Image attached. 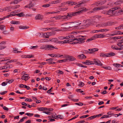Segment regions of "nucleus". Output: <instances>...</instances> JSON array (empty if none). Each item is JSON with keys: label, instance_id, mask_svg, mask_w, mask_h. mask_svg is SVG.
Returning a JSON list of instances; mask_svg holds the SVG:
<instances>
[{"label": "nucleus", "instance_id": "f257e3e1", "mask_svg": "<svg viewBox=\"0 0 123 123\" xmlns=\"http://www.w3.org/2000/svg\"><path fill=\"white\" fill-rule=\"evenodd\" d=\"M120 9L121 8L119 6H117L111 8L106 12V14L110 15L111 16H116V10Z\"/></svg>", "mask_w": 123, "mask_h": 123}, {"label": "nucleus", "instance_id": "f03ea898", "mask_svg": "<svg viewBox=\"0 0 123 123\" xmlns=\"http://www.w3.org/2000/svg\"><path fill=\"white\" fill-rule=\"evenodd\" d=\"M52 48L57 49V48H55L53 45L50 44H47L42 46L40 49H43L45 50H50Z\"/></svg>", "mask_w": 123, "mask_h": 123}, {"label": "nucleus", "instance_id": "7ed1b4c3", "mask_svg": "<svg viewBox=\"0 0 123 123\" xmlns=\"http://www.w3.org/2000/svg\"><path fill=\"white\" fill-rule=\"evenodd\" d=\"M112 23L110 22H107L105 23H102L97 25L96 26L97 27H104L107 26H111L112 24Z\"/></svg>", "mask_w": 123, "mask_h": 123}, {"label": "nucleus", "instance_id": "20e7f679", "mask_svg": "<svg viewBox=\"0 0 123 123\" xmlns=\"http://www.w3.org/2000/svg\"><path fill=\"white\" fill-rule=\"evenodd\" d=\"M81 11H78L74 12H71L68 13V16L69 18H71L72 16H74L79 15Z\"/></svg>", "mask_w": 123, "mask_h": 123}, {"label": "nucleus", "instance_id": "39448f33", "mask_svg": "<svg viewBox=\"0 0 123 123\" xmlns=\"http://www.w3.org/2000/svg\"><path fill=\"white\" fill-rule=\"evenodd\" d=\"M61 25H64L63 28L64 29H68L72 28L71 22L64 23Z\"/></svg>", "mask_w": 123, "mask_h": 123}, {"label": "nucleus", "instance_id": "423d86ee", "mask_svg": "<svg viewBox=\"0 0 123 123\" xmlns=\"http://www.w3.org/2000/svg\"><path fill=\"white\" fill-rule=\"evenodd\" d=\"M85 39L81 38H79L78 39L77 38V40H76L77 41L73 42L71 43V44H75L78 43L80 44L83 43L84 42V40Z\"/></svg>", "mask_w": 123, "mask_h": 123}, {"label": "nucleus", "instance_id": "0eeeda50", "mask_svg": "<svg viewBox=\"0 0 123 123\" xmlns=\"http://www.w3.org/2000/svg\"><path fill=\"white\" fill-rule=\"evenodd\" d=\"M93 62L94 64L98 66H102L103 64L101 63L100 61L97 59H94Z\"/></svg>", "mask_w": 123, "mask_h": 123}, {"label": "nucleus", "instance_id": "6e6552de", "mask_svg": "<svg viewBox=\"0 0 123 123\" xmlns=\"http://www.w3.org/2000/svg\"><path fill=\"white\" fill-rule=\"evenodd\" d=\"M92 23L91 22H89L88 23H87L83 25H81L80 26V28L81 29H84L88 27L89 25H92Z\"/></svg>", "mask_w": 123, "mask_h": 123}, {"label": "nucleus", "instance_id": "1a4fd4ad", "mask_svg": "<svg viewBox=\"0 0 123 123\" xmlns=\"http://www.w3.org/2000/svg\"><path fill=\"white\" fill-rule=\"evenodd\" d=\"M72 27L78 26L80 25L81 23L78 22H71Z\"/></svg>", "mask_w": 123, "mask_h": 123}, {"label": "nucleus", "instance_id": "9d476101", "mask_svg": "<svg viewBox=\"0 0 123 123\" xmlns=\"http://www.w3.org/2000/svg\"><path fill=\"white\" fill-rule=\"evenodd\" d=\"M106 2V1H100L96 3V5L97 6H99L104 4Z\"/></svg>", "mask_w": 123, "mask_h": 123}, {"label": "nucleus", "instance_id": "9b49d317", "mask_svg": "<svg viewBox=\"0 0 123 123\" xmlns=\"http://www.w3.org/2000/svg\"><path fill=\"white\" fill-rule=\"evenodd\" d=\"M67 59H68L69 61H72L75 60V58L74 57L72 56L68 55L66 57Z\"/></svg>", "mask_w": 123, "mask_h": 123}, {"label": "nucleus", "instance_id": "f8f14e48", "mask_svg": "<svg viewBox=\"0 0 123 123\" xmlns=\"http://www.w3.org/2000/svg\"><path fill=\"white\" fill-rule=\"evenodd\" d=\"M43 18L42 16L40 14L37 15L35 17L36 20H41Z\"/></svg>", "mask_w": 123, "mask_h": 123}, {"label": "nucleus", "instance_id": "ddd939ff", "mask_svg": "<svg viewBox=\"0 0 123 123\" xmlns=\"http://www.w3.org/2000/svg\"><path fill=\"white\" fill-rule=\"evenodd\" d=\"M30 3L27 5L25 6V7L26 8H31V7H33L34 6V5L33 4H32V1H30Z\"/></svg>", "mask_w": 123, "mask_h": 123}, {"label": "nucleus", "instance_id": "4468645a", "mask_svg": "<svg viewBox=\"0 0 123 123\" xmlns=\"http://www.w3.org/2000/svg\"><path fill=\"white\" fill-rule=\"evenodd\" d=\"M30 78V77L28 76H24V75L22 76L21 79L22 80H25L26 81L27 80Z\"/></svg>", "mask_w": 123, "mask_h": 123}, {"label": "nucleus", "instance_id": "2eb2a0df", "mask_svg": "<svg viewBox=\"0 0 123 123\" xmlns=\"http://www.w3.org/2000/svg\"><path fill=\"white\" fill-rule=\"evenodd\" d=\"M29 28V27L28 26H26L20 25L19 26V28L20 29H28Z\"/></svg>", "mask_w": 123, "mask_h": 123}, {"label": "nucleus", "instance_id": "dca6fc26", "mask_svg": "<svg viewBox=\"0 0 123 123\" xmlns=\"http://www.w3.org/2000/svg\"><path fill=\"white\" fill-rule=\"evenodd\" d=\"M116 16L120 15L121 14V12H123L122 9H120L119 11H116Z\"/></svg>", "mask_w": 123, "mask_h": 123}, {"label": "nucleus", "instance_id": "f3484780", "mask_svg": "<svg viewBox=\"0 0 123 123\" xmlns=\"http://www.w3.org/2000/svg\"><path fill=\"white\" fill-rule=\"evenodd\" d=\"M122 2L123 1L122 0H119L115 2V3L114 4L115 5H118V6H120V4L122 3Z\"/></svg>", "mask_w": 123, "mask_h": 123}, {"label": "nucleus", "instance_id": "a211bd4d", "mask_svg": "<svg viewBox=\"0 0 123 123\" xmlns=\"http://www.w3.org/2000/svg\"><path fill=\"white\" fill-rule=\"evenodd\" d=\"M96 35L97 38H103L105 37V35L103 34H100Z\"/></svg>", "mask_w": 123, "mask_h": 123}, {"label": "nucleus", "instance_id": "6ab92c4d", "mask_svg": "<svg viewBox=\"0 0 123 123\" xmlns=\"http://www.w3.org/2000/svg\"><path fill=\"white\" fill-rule=\"evenodd\" d=\"M78 57L80 59H82L85 58H86V57L83 54H82L81 55H78Z\"/></svg>", "mask_w": 123, "mask_h": 123}, {"label": "nucleus", "instance_id": "aec40b11", "mask_svg": "<svg viewBox=\"0 0 123 123\" xmlns=\"http://www.w3.org/2000/svg\"><path fill=\"white\" fill-rule=\"evenodd\" d=\"M11 23L12 24L17 25L19 24L20 23L19 21L12 20L11 22Z\"/></svg>", "mask_w": 123, "mask_h": 123}, {"label": "nucleus", "instance_id": "412c9836", "mask_svg": "<svg viewBox=\"0 0 123 123\" xmlns=\"http://www.w3.org/2000/svg\"><path fill=\"white\" fill-rule=\"evenodd\" d=\"M15 16H17L19 17H22L25 16L23 12H21L20 13H18L15 14H14Z\"/></svg>", "mask_w": 123, "mask_h": 123}, {"label": "nucleus", "instance_id": "4be33fe9", "mask_svg": "<svg viewBox=\"0 0 123 123\" xmlns=\"http://www.w3.org/2000/svg\"><path fill=\"white\" fill-rule=\"evenodd\" d=\"M88 50L90 51V52H92L93 53V52H95L98 51V49L97 48H93L92 49H89Z\"/></svg>", "mask_w": 123, "mask_h": 123}, {"label": "nucleus", "instance_id": "5701e85b", "mask_svg": "<svg viewBox=\"0 0 123 123\" xmlns=\"http://www.w3.org/2000/svg\"><path fill=\"white\" fill-rule=\"evenodd\" d=\"M108 56L107 53L104 54L103 53H101L100 54V56L101 57H108Z\"/></svg>", "mask_w": 123, "mask_h": 123}, {"label": "nucleus", "instance_id": "b1692460", "mask_svg": "<svg viewBox=\"0 0 123 123\" xmlns=\"http://www.w3.org/2000/svg\"><path fill=\"white\" fill-rule=\"evenodd\" d=\"M84 2H85L84 1H82L81 3H80L77 5H76L74 8H76L80 7L81 4H84Z\"/></svg>", "mask_w": 123, "mask_h": 123}, {"label": "nucleus", "instance_id": "393cba45", "mask_svg": "<svg viewBox=\"0 0 123 123\" xmlns=\"http://www.w3.org/2000/svg\"><path fill=\"white\" fill-rule=\"evenodd\" d=\"M49 40H50V41L55 42L56 43V42L58 41V39L55 38H54L52 39H49Z\"/></svg>", "mask_w": 123, "mask_h": 123}, {"label": "nucleus", "instance_id": "a878e982", "mask_svg": "<svg viewBox=\"0 0 123 123\" xmlns=\"http://www.w3.org/2000/svg\"><path fill=\"white\" fill-rule=\"evenodd\" d=\"M108 55V57L112 56H114L115 55V54L113 52H111L109 53H107Z\"/></svg>", "mask_w": 123, "mask_h": 123}, {"label": "nucleus", "instance_id": "bb28decb", "mask_svg": "<svg viewBox=\"0 0 123 123\" xmlns=\"http://www.w3.org/2000/svg\"><path fill=\"white\" fill-rule=\"evenodd\" d=\"M13 49V52L15 53H18L22 52L21 51H18V49H17L16 48H14Z\"/></svg>", "mask_w": 123, "mask_h": 123}, {"label": "nucleus", "instance_id": "cd10ccee", "mask_svg": "<svg viewBox=\"0 0 123 123\" xmlns=\"http://www.w3.org/2000/svg\"><path fill=\"white\" fill-rule=\"evenodd\" d=\"M20 6L19 5H17L14 6H12L11 7V8L13 9H16L18 8Z\"/></svg>", "mask_w": 123, "mask_h": 123}, {"label": "nucleus", "instance_id": "c85d7f7f", "mask_svg": "<svg viewBox=\"0 0 123 123\" xmlns=\"http://www.w3.org/2000/svg\"><path fill=\"white\" fill-rule=\"evenodd\" d=\"M86 62H88L89 63L88 64L89 65H90L92 64H94V63L93 62V60L92 61H90L89 60H86Z\"/></svg>", "mask_w": 123, "mask_h": 123}, {"label": "nucleus", "instance_id": "c756f323", "mask_svg": "<svg viewBox=\"0 0 123 123\" xmlns=\"http://www.w3.org/2000/svg\"><path fill=\"white\" fill-rule=\"evenodd\" d=\"M96 117V116H95V115L92 116L91 117H89L87 118V119H88V120H90L92 119H94Z\"/></svg>", "mask_w": 123, "mask_h": 123}, {"label": "nucleus", "instance_id": "7c9ffc66", "mask_svg": "<svg viewBox=\"0 0 123 123\" xmlns=\"http://www.w3.org/2000/svg\"><path fill=\"white\" fill-rule=\"evenodd\" d=\"M102 68L106 69H108L109 70H111V68L110 66L108 67H104L103 66Z\"/></svg>", "mask_w": 123, "mask_h": 123}, {"label": "nucleus", "instance_id": "2f4dec72", "mask_svg": "<svg viewBox=\"0 0 123 123\" xmlns=\"http://www.w3.org/2000/svg\"><path fill=\"white\" fill-rule=\"evenodd\" d=\"M68 59H66L63 60H58V62L59 63H62V62H65L67 61Z\"/></svg>", "mask_w": 123, "mask_h": 123}, {"label": "nucleus", "instance_id": "473e14b6", "mask_svg": "<svg viewBox=\"0 0 123 123\" xmlns=\"http://www.w3.org/2000/svg\"><path fill=\"white\" fill-rule=\"evenodd\" d=\"M17 59H13V60H11L9 61H8L6 63V64L7 65H8V62H16L17 61Z\"/></svg>", "mask_w": 123, "mask_h": 123}, {"label": "nucleus", "instance_id": "72a5a7b5", "mask_svg": "<svg viewBox=\"0 0 123 123\" xmlns=\"http://www.w3.org/2000/svg\"><path fill=\"white\" fill-rule=\"evenodd\" d=\"M83 53L84 54H92L93 53L92 52H89L88 51L86 50H84L83 51Z\"/></svg>", "mask_w": 123, "mask_h": 123}, {"label": "nucleus", "instance_id": "f704fd0d", "mask_svg": "<svg viewBox=\"0 0 123 123\" xmlns=\"http://www.w3.org/2000/svg\"><path fill=\"white\" fill-rule=\"evenodd\" d=\"M54 33L53 32H49L47 33V35H48L47 36H49L51 35H52L54 34Z\"/></svg>", "mask_w": 123, "mask_h": 123}, {"label": "nucleus", "instance_id": "c9c22d12", "mask_svg": "<svg viewBox=\"0 0 123 123\" xmlns=\"http://www.w3.org/2000/svg\"><path fill=\"white\" fill-rule=\"evenodd\" d=\"M52 18H55L56 19H58L61 18H62V17L61 16H58L53 17Z\"/></svg>", "mask_w": 123, "mask_h": 123}, {"label": "nucleus", "instance_id": "e433bc0d", "mask_svg": "<svg viewBox=\"0 0 123 123\" xmlns=\"http://www.w3.org/2000/svg\"><path fill=\"white\" fill-rule=\"evenodd\" d=\"M111 48L112 49H113L117 50V46H115L114 45H112L111 46Z\"/></svg>", "mask_w": 123, "mask_h": 123}, {"label": "nucleus", "instance_id": "4c0bfd02", "mask_svg": "<svg viewBox=\"0 0 123 123\" xmlns=\"http://www.w3.org/2000/svg\"><path fill=\"white\" fill-rule=\"evenodd\" d=\"M102 9V8H101V7H96L94 8L93 9V10L95 11V10H101Z\"/></svg>", "mask_w": 123, "mask_h": 123}, {"label": "nucleus", "instance_id": "58836bf2", "mask_svg": "<svg viewBox=\"0 0 123 123\" xmlns=\"http://www.w3.org/2000/svg\"><path fill=\"white\" fill-rule=\"evenodd\" d=\"M56 72L57 73L60 74H63V72L60 70H58L56 71Z\"/></svg>", "mask_w": 123, "mask_h": 123}, {"label": "nucleus", "instance_id": "ea45409f", "mask_svg": "<svg viewBox=\"0 0 123 123\" xmlns=\"http://www.w3.org/2000/svg\"><path fill=\"white\" fill-rule=\"evenodd\" d=\"M25 115H27L28 116L31 117L33 116L34 114L32 113H26L25 114Z\"/></svg>", "mask_w": 123, "mask_h": 123}, {"label": "nucleus", "instance_id": "a19ab883", "mask_svg": "<svg viewBox=\"0 0 123 123\" xmlns=\"http://www.w3.org/2000/svg\"><path fill=\"white\" fill-rule=\"evenodd\" d=\"M38 46L37 45H36V46H31L30 47V48L31 49H37L38 47Z\"/></svg>", "mask_w": 123, "mask_h": 123}, {"label": "nucleus", "instance_id": "79ce46f5", "mask_svg": "<svg viewBox=\"0 0 123 123\" xmlns=\"http://www.w3.org/2000/svg\"><path fill=\"white\" fill-rule=\"evenodd\" d=\"M34 56L32 55H25V58H31L34 57Z\"/></svg>", "mask_w": 123, "mask_h": 123}, {"label": "nucleus", "instance_id": "37998d69", "mask_svg": "<svg viewBox=\"0 0 123 123\" xmlns=\"http://www.w3.org/2000/svg\"><path fill=\"white\" fill-rule=\"evenodd\" d=\"M89 115H85L82 116L80 117V118H85L89 117Z\"/></svg>", "mask_w": 123, "mask_h": 123}, {"label": "nucleus", "instance_id": "c03bdc74", "mask_svg": "<svg viewBox=\"0 0 123 123\" xmlns=\"http://www.w3.org/2000/svg\"><path fill=\"white\" fill-rule=\"evenodd\" d=\"M109 29H101L99 30V31H100V32H104V31H109Z\"/></svg>", "mask_w": 123, "mask_h": 123}, {"label": "nucleus", "instance_id": "a18cd8bd", "mask_svg": "<svg viewBox=\"0 0 123 123\" xmlns=\"http://www.w3.org/2000/svg\"><path fill=\"white\" fill-rule=\"evenodd\" d=\"M56 117L57 118H59L61 119H62L63 117V116H62L61 115H58Z\"/></svg>", "mask_w": 123, "mask_h": 123}, {"label": "nucleus", "instance_id": "49530a36", "mask_svg": "<svg viewBox=\"0 0 123 123\" xmlns=\"http://www.w3.org/2000/svg\"><path fill=\"white\" fill-rule=\"evenodd\" d=\"M50 5L49 4H44L42 6L43 7H48Z\"/></svg>", "mask_w": 123, "mask_h": 123}, {"label": "nucleus", "instance_id": "de8ad7c7", "mask_svg": "<svg viewBox=\"0 0 123 123\" xmlns=\"http://www.w3.org/2000/svg\"><path fill=\"white\" fill-rule=\"evenodd\" d=\"M75 104L79 106H82L83 105V104L79 102L78 103H75Z\"/></svg>", "mask_w": 123, "mask_h": 123}, {"label": "nucleus", "instance_id": "09e8293b", "mask_svg": "<svg viewBox=\"0 0 123 123\" xmlns=\"http://www.w3.org/2000/svg\"><path fill=\"white\" fill-rule=\"evenodd\" d=\"M84 85V83L82 82H80V84H79L78 86H81L82 87Z\"/></svg>", "mask_w": 123, "mask_h": 123}, {"label": "nucleus", "instance_id": "8fccbe9b", "mask_svg": "<svg viewBox=\"0 0 123 123\" xmlns=\"http://www.w3.org/2000/svg\"><path fill=\"white\" fill-rule=\"evenodd\" d=\"M72 3L71 1H67V4H68V6H72Z\"/></svg>", "mask_w": 123, "mask_h": 123}, {"label": "nucleus", "instance_id": "3c124183", "mask_svg": "<svg viewBox=\"0 0 123 123\" xmlns=\"http://www.w3.org/2000/svg\"><path fill=\"white\" fill-rule=\"evenodd\" d=\"M5 27V26L4 25H0V29L2 30H3L4 29V27Z\"/></svg>", "mask_w": 123, "mask_h": 123}, {"label": "nucleus", "instance_id": "603ef678", "mask_svg": "<svg viewBox=\"0 0 123 123\" xmlns=\"http://www.w3.org/2000/svg\"><path fill=\"white\" fill-rule=\"evenodd\" d=\"M113 66L117 68L119 67V64L117 63H114L113 64Z\"/></svg>", "mask_w": 123, "mask_h": 123}, {"label": "nucleus", "instance_id": "864d4df0", "mask_svg": "<svg viewBox=\"0 0 123 123\" xmlns=\"http://www.w3.org/2000/svg\"><path fill=\"white\" fill-rule=\"evenodd\" d=\"M24 88L27 89L28 90H30L31 89L30 88L29 86L25 85Z\"/></svg>", "mask_w": 123, "mask_h": 123}, {"label": "nucleus", "instance_id": "5fc2aeb1", "mask_svg": "<svg viewBox=\"0 0 123 123\" xmlns=\"http://www.w3.org/2000/svg\"><path fill=\"white\" fill-rule=\"evenodd\" d=\"M68 15L67 16H61L62 18H61V19H65V18H67L68 19L69 18H68Z\"/></svg>", "mask_w": 123, "mask_h": 123}, {"label": "nucleus", "instance_id": "6e6d98bb", "mask_svg": "<svg viewBox=\"0 0 123 123\" xmlns=\"http://www.w3.org/2000/svg\"><path fill=\"white\" fill-rule=\"evenodd\" d=\"M44 107H42L40 108H39L38 109V110L39 111H44Z\"/></svg>", "mask_w": 123, "mask_h": 123}, {"label": "nucleus", "instance_id": "4d7b16f0", "mask_svg": "<svg viewBox=\"0 0 123 123\" xmlns=\"http://www.w3.org/2000/svg\"><path fill=\"white\" fill-rule=\"evenodd\" d=\"M7 84V82H3L1 84V85L3 86H5Z\"/></svg>", "mask_w": 123, "mask_h": 123}, {"label": "nucleus", "instance_id": "13d9d810", "mask_svg": "<svg viewBox=\"0 0 123 123\" xmlns=\"http://www.w3.org/2000/svg\"><path fill=\"white\" fill-rule=\"evenodd\" d=\"M25 101H26L31 102L32 100L30 98H27L25 100Z\"/></svg>", "mask_w": 123, "mask_h": 123}, {"label": "nucleus", "instance_id": "bf43d9fd", "mask_svg": "<svg viewBox=\"0 0 123 123\" xmlns=\"http://www.w3.org/2000/svg\"><path fill=\"white\" fill-rule=\"evenodd\" d=\"M6 47V46H2V45H1V46H0V50H1L2 49H4Z\"/></svg>", "mask_w": 123, "mask_h": 123}, {"label": "nucleus", "instance_id": "052dcab7", "mask_svg": "<svg viewBox=\"0 0 123 123\" xmlns=\"http://www.w3.org/2000/svg\"><path fill=\"white\" fill-rule=\"evenodd\" d=\"M56 43H59V44H64V42H63V41H57L56 42Z\"/></svg>", "mask_w": 123, "mask_h": 123}, {"label": "nucleus", "instance_id": "680f3d73", "mask_svg": "<svg viewBox=\"0 0 123 123\" xmlns=\"http://www.w3.org/2000/svg\"><path fill=\"white\" fill-rule=\"evenodd\" d=\"M77 40V38H74V39H69V42H72L73 41L76 40Z\"/></svg>", "mask_w": 123, "mask_h": 123}, {"label": "nucleus", "instance_id": "e2e57ef3", "mask_svg": "<svg viewBox=\"0 0 123 123\" xmlns=\"http://www.w3.org/2000/svg\"><path fill=\"white\" fill-rule=\"evenodd\" d=\"M117 44V45L119 47H121V45L122 44L120 41Z\"/></svg>", "mask_w": 123, "mask_h": 123}, {"label": "nucleus", "instance_id": "0e129e2a", "mask_svg": "<svg viewBox=\"0 0 123 123\" xmlns=\"http://www.w3.org/2000/svg\"><path fill=\"white\" fill-rule=\"evenodd\" d=\"M101 17V16H95L93 17V18H94L95 19L96 18H100Z\"/></svg>", "mask_w": 123, "mask_h": 123}, {"label": "nucleus", "instance_id": "69168bd1", "mask_svg": "<svg viewBox=\"0 0 123 123\" xmlns=\"http://www.w3.org/2000/svg\"><path fill=\"white\" fill-rule=\"evenodd\" d=\"M24 120L25 119H24L23 118V117L22 118V119H20L19 120V122H18L17 123H20L22 122L23 121H24Z\"/></svg>", "mask_w": 123, "mask_h": 123}, {"label": "nucleus", "instance_id": "338daca9", "mask_svg": "<svg viewBox=\"0 0 123 123\" xmlns=\"http://www.w3.org/2000/svg\"><path fill=\"white\" fill-rule=\"evenodd\" d=\"M14 81L13 79H11L10 80H9L8 81L7 83H8L9 84H10L12 83Z\"/></svg>", "mask_w": 123, "mask_h": 123}, {"label": "nucleus", "instance_id": "774afa93", "mask_svg": "<svg viewBox=\"0 0 123 123\" xmlns=\"http://www.w3.org/2000/svg\"><path fill=\"white\" fill-rule=\"evenodd\" d=\"M3 109L5 110H6L7 111L9 110V109L8 108L6 107V106H4L3 107Z\"/></svg>", "mask_w": 123, "mask_h": 123}]
</instances>
